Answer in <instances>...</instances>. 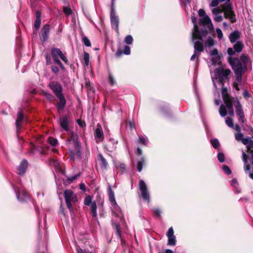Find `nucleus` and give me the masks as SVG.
<instances>
[{"label": "nucleus", "mask_w": 253, "mask_h": 253, "mask_svg": "<svg viewBox=\"0 0 253 253\" xmlns=\"http://www.w3.org/2000/svg\"><path fill=\"white\" fill-rule=\"evenodd\" d=\"M231 70L225 65H221L216 68L213 72H211L213 85L215 88H217L216 83L224 86V83L229 80Z\"/></svg>", "instance_id": "1"}, {"label": "nucleus", "mask_w": 253, "mask_h": 253, "mask_svg": "<svg viewBox=\"0 0 253 253\" xmlns=\"http://www.w3.org/2000/svg\"><path fill=\"white\" fill-rule=\"evenodd\" d=\"M222 87L221 92L223 95V99L224 104H221L220 106L219 113L220 115L224 117L228 114L230 116H233L234 114L233 104L231 99L229 96H226L225 94L227 93V88L221 85Z\"/></svg>", "instance_id": "2"}, {"label": "nucleus", "mask_w": 253, "mask_h": 253, "mask_svg": "<svg viewBox=\"0 0 253 253\" xmlns=\"http://www.w3.org/2000/svg\"><path fill=\"white\" fill-rule=\"evenodd\" d=\"M192 40L194 43V53L191 57L190 60L194 61L196 59L198 60L201 52L204 51V40L200 37L199 34L196 32L193 34Z\"/></svg>", "instance_id": "3"}, {"label": "nucleus", "mask_w": 253, "mask_h": 253, "mask_svg": "<svg viewBox=\"0 0 253 253\" xmlns=\"http://www.w3.org/2000/svg\"><path fill=\"white\" fill-rule=\"evenodd\" d=\"M139 197L148 203L150 202V195L148 186L145 182L143 180H140L138 184Z\"/></svg>", "instance_id": "4"}, {"label": "nucleus", "mask_w": 253, "mask_h": 253, "mask_svg": "<svg viewBox=\"0 0 253 253\" xmlns=\"http://www.w3.org/2000/svg\"><path fill=\"white\" fill-rule=\"evenodd\" d=\"M222 11L224 13V16L225 18L230 20L231 22L233 23L236 21V16L234 11L232 10V7L230 3V0H227L224 4L221 5Z\"/></svg>", "instance_id": "5"}, {"label": "nucleus", "mask_w": 253, "mask_h": 253, "mask_svg": "<svg viewBox=\"0 0 253 253\" xmlns=\"http://www.w3.org/2000/svg\"><path fill=\"white\" fill-rule=\"evenodd\" d=\"M115 0H111L110 20L112 29L118 32L119 19L118 16L116 15L115 11Z\"/></svg>", "instance_id": "6"}, {"label": "nucleus", "mask_w": 253, "mask_h": 253, "mask_svg": "<svg viewBox=\"0 0 253 253\" xmlns=\"http://www.w3.org/2000/svg\"><path fill=\"white\" fill-rule=\"evenodd\" d=\"M64 197L67 206L70 211H72L71 203H76L78 201V198L76 194L70 189L66 190L64 192Z\"/></svg>", "instance_id": "7"}, {"label": "nucleus", "mask_w": 253, "mask_h": 253, "mask_svg": "<svg viewBox=\"0 0 253 253\" xmlns=\"http://www.w3.org/2000/svg\"><path fill=\"white\" fill-rule=\"evenodd\" d=\"M229 62L234 73L244 72L247 68L244 67V66H243L239 58H229Z\"/></svg>", "instance_id": "8"}, {"label": "nucleus", "mask_w": 253, "mask_h": 253, "mask_svg": "<svg viewBox=\"0 0 253 253\" xmlns=\"http://www.w3.org/2000/svg\"><path fill=\"white\" fill-rule=\"evenodd\" d=\"M13 189L16 195L17 199L20 202H27L29 199L28 194L22 187L13 185Z\"/></svg>", "instance_id": "9"}, {"label": "nucleus", "mask_w": 253, "mask_h": 253, "mask_svg": "<svg viewBox=\"0 0 253 253\" xmlns=\"http://www.w3.org/2000/svg\"><path fill=\"white\" fill-rule=\"evenodd\" d=\"M51 55L53 61L59 60V57L66 64L68 63V60L62 51L58 48L52 47L51 49Z\"/></svg>", "instance_id": "10"}, {"label": "nucleus", "mask_w": 253, "mask_h": 253, "mask_svg": "<svg viewBox=\"0 0 253 253\" xmlns=\"http://www.w3.org/2000/svg\"><path fill=\"white\" fill-rule=\"evenodd\" d=\"M48 87L54 92L56 97L63 95L62 86L61 84L55 81H52L48 85Z\"/></svg>", "instance_id": "11"}, {"label": "nucleus", "mask_w": 253, "mask_h": 253, "mask_svg": "<svg viewBox=\"0 0 253 253\" xmlns=\"http://www.w3.org/2000/svg\"><path fill=\"white\" fill-rule=\"evenodd\" d=\"M71 119L69 116L64 115L59 119V124L62 129L66 131H69V125Z\"/></svg>", "instance_id": "12"}, {"label": "nucleus", "mask_w": 253, "mask_h": 253, "mask_svg": "<svg viewBox=\"0 0 253 253\" xmlns=\"http://www.w3.org/2000/svg\"><path fill=\"white\" fill-rule=\"evenodd\" d=\"M243 161H244L245 167V171L246 173L249 174V177L253 180V168L251 169L249 164L248 163V160L249 158L248 155L243 151H242Z\"/></svg>", "instance_id": "13"}, {"label": "nucleus", "mask_w": 253, "mask_h": 253, "mask_svg": "<svg viewBox=\"0 0 253 253\" xmlns=\"http://www.w3.org/2000/svg\"><path fill=\"white\" fill-rule=\"evenodd\" d=\"M74 149L73 150H70V155L71 159L73 160H81L82 159V152L81 151V145L73 146Z\"/></svg>", "instance_id": "14"}, {"label": "nucleus", "mask_w": 253, "mask_h": 253, "mask_svg": "<svg viewBox=\"0 0 253 253\" xmlns=\"http://www.w3.org/2000/svg\"><path fill=\"white\" fill-rule=\"evenodd\" d=\"M110 209L112 214L114 216L120 218L121 220L123 218V213L121 209L117 203L111 205Z\"/></svg>", "instance_id": "15"}, {"label": "nucleus", "mask_w": 253, "mask_h": 253, "mask_svg": "<svg viewBox=\"0 0 253 253\" xmlns=\"http://www.w3.org/2000/svg\"><path fill=\"white\" fill-rule=\"evenodd\" d=\"M167 236L168 238V245L174 246L176 244V237L174 235V231L172 227H170L167 233Z\"/></svg>", "instance_id": "16"}, {"label": "nucleus", "mask_w": 253, "mask_h": 253, "mask_svg": "<svg viewBox=\"0 0 253 253\" xmlns=\"http://www.w3.org/2000/svg\"><path fill=\"white\" fill-rule=\"evenodd\" d=\"M49 31V25L47 24L45 25L42 30L41 35L40 36V40L42 42H44L47 40Z\"/></svg>", "instance_id": "17"}, {"label": "nucleus", "mask_w": 253, "mask_h": 253, "mask_svg": "<svg viewBox=\"0 0 253 253\" xmlns=\"http://www.w3.org/2000/svg\"><path fill=\"white\" fill-rule=\"evenodd\" d=\"M69 134L70 136V138L67 140L69 145L73 144V146H78L80 145L78 141L79 137L77 134L73 131H69Z\"/></svg>", "instance_id": "18"}, {"label": "nucleus", "mask_w": 253, "mask_h": 253, "mask_svg": "<svg viewBox=\"0 0 253 253\" xmlns=\"http://www.w3.org/2000/svg\"><path fill=\"white\" fill-rule=\"evenodd\" d=\"M118 144V140L114 139H109L105 145L106 150L109 152H114L116 150Z\"/></svg>", "instance_id": "19"}, {"label": "nucleus", "mask_w": 253, "mask_h": 253, "mask_svg": "<svg viewBox=\"0 0 253 253\" xmlns=\"http://www.w3.org/2000/svg\"><path fill=\"white\" fill-rule=\"evenodd\" d=\"M200 23L202 25H206L209 30L213 29L211 20L208 15L201 18Z\"/></svg>", "instance_id": "20"}, {"label": "nucleus", "mask_w": 253, "mask_h": 253, "mask_svg": "<svg viewBox=\"0 0 253 253\" xmlns=\"http://www.w3.org/2000/svg\"><path fill=\"white\" fill-rule=\"evenodd\" d=\"M27 166L28 162L27 160L25 159L23 160L17 167V170L18 174L23 175L26 171Z\"/></svg>", "instance_id": "21"}, {"label": "nucleus", "mask_w": 253, "mask_h": 253, "mask_svg": "<svg viewBox=\"0 0 253 253\" xmlns=\"http://www.w3.org/2000/svg\"><path fill=\"white\" fill-rule=\"evenodd\" d=\"M191 20H192V22L193 23L194 26L193 31L192 33V39H193L194 33L196 32L199 34L200 37H202V38H203L204 36L206 35V33H204L203 32H201L200 31H199L198 26L197 25V19L195 16H193L191 18Z\"/></svg>", "instance_id": "22"}, {"label": "nucleus", "mask_w": 253, "mask_h": 253, "mask_svg": "<svg viewBox=\"0 0 253 253\" xmlns=\"http://www.w3.org/2000/svg\"><path fill=\"white\" fill-rule=\"evenodd\" d=\"M240 37V33L238 30H235L231 33L229 39L231 43H234L238 41Z\"/></svg>", "instance_id": "23"}, {"label": "nucleus", "mask_w": 253, "mask_h": 253, "mask_svg": "<svg viewBox=\"0 0 253 253\" xmlns=\"http://www.w3.org/2000/svg\"><path fill=\"white\" fill-rule=\"evenodd\" d=\"M57 97L59 100V101L57 105V108L58 111H60L64 109L66 105V100L63 94L60 95V96H57Z\"/></svg>", "instance_id": "24"}, {"label": "nucleus", "mask_w": 253, "mask_h": 253, "mask_svg": "<svg viewBox=\"0 0 253 253\" xmlns=\"http://www.w3.org/2000/svg\"><path fill=\"white\" fill-rule=\"evenodd\" d=\"M41 23V13L39 11H36V20L34 27L36 30H39Z\"/></svg>", "instance_id": "25"}, {"label": "nucleus", "mask_w": 253, "mask_h": 253, "mask_svg": "<svg viewBox=\"0 0 253 253\" xmlns=\"http://www.w3.org/2000/svg\"><path fill=\"white\" fill-rule=\"evenodd\" d=\"M94 136L97 142L103 139V133L101 128L98 127L95 130Z\"/></svg>", "instance_id": "26"}, {"label": "nucleus", "mask_w": 253, "mask_h": 253, "mask_svg": "<svg viewBox=\"0 0 253 253\" xmlns=\"http://www.w3.org/2000/svg\"><path fill=\"white\" fill-rule=\"evenodd\" d=\"M24 119V115L22 111H19L17 114V118L16 121V126L17 129L21 128L20 123Z\"/></svg>", "instance_id": "27"}, {"label": "nucleus", "mask_w": 253, "mask_h": 253, "mask_svg": "<svg viewBox=\"0 0 253 253\" xmlns=\"http://www.w3.org/2000/svg\"><path fill=\"white\" fill-rule=\"evenodd\" d=\"M244 72H236L234 73L236 77V82L234 83V86L237 88V89H239L238 87V84H241L242 82V75Z\"/></svg>", "instance_id": "28"}, {"label": "nucleus", "mask_w": 253, "mask_h": 253, "mask_svg": "<svg viewBox=\"0 0 253 253\" xmlns=\"http://www.w3.org/2000/svg\"><path fill=\"white\" fill-rule=\"evenodd\" d=\"M108 194L109 196V200L111 205L117 203L115 199L114 192L110 187L108 188Z\"/></svg>", "instance_id": "29"}, {"label": "nucleus", "mask_w": 253, "mask_h": 253, "mask_svg": "<svg viewBox=\"0 0 253 253\" xmlns=\"http://www.w3.org/2000/svg\"><path fill=\"white\" fill-rule=\"evenodd\" d=\"M244 46V44L240 41H237L233 45L234 50L237 52H240Z\"/></svg>", "instance_id": "30"}, {"label": "nucleus", "mask_w": 253, "mask_h": 253, "mask_svg": "<svg viewBox=\"0 0 253 253\" xmlns=\"http://www.w3.org/2000/svg\"><path fill=\"white\" fill-rule=\"evenodd\" d=\"M237 104L235 105L236 108V115L239 117L241 115H244V113L242 110V107L238 100H237Z\"/></svg>", "instance_id": "31"}, {"label": "nucleus", "mask_w": 253, "mask_h": 253, "mask_svg": "<svg viewBox=\"0 0 253 253\" xmlns=\"http://www.w3.org/2000/svg\"><path fill=\"white\" fill-rule=\"evenodd\" d=\"M242 143L249 146L253 147V136L247 137L242 139Z\"/></svg>", "instance_id": "32"}, {"label": "nucleus", "mask_w": 253, "mask_h": 253, "mask_svg": "<svg viewBox=\"0 0 253 253\" xmlns=\"http://www.w3.org/2000/svg\"><path fill=\"white\" fill-rule=\"evenodd\" d=\"M98 157L100 161V165L101 168L102 169H106L108 166L107 162L102 154H99Z\"/></svg>", "instance_id": "33"}, {"label": "nucleus", "mask_w": 253, "mask_h": 253, "mask_svg": "<svg viewBox=\"0 0 253 253\" xmlns=\"http://www.w3.org/2000/svg\"><path fill=\"white\" fill-rule=\"evenodd\" d=\"M239 59L243 66H244V67L247 68V64L250 61L249 57L247 55H245V54H242L240 57V59Z\"/></svg>", "instance_id": "34"}, {"label": "nucleus", "mask_w": 253, "mask_h": 253, "mask_svg": "<svg viewBox=\"0 0 253 253\" xmlns=\"http://www.w3.org/2000/svg\"><path fill=\"white\" fill-rule=\"evenodd\" d=\"M211 61L212 62V64L213 66H216V65H221L220 62V57L219 55L216 56H213L211 57Z\"/></svg>", "instance_id": "35"}, {"label": "nucleus", "mask_w": 253, "mask_h": 253, "mask_svg": "<svg viewBox=\"0 0 253 253\" xmlns=\"http://www.w3.org/2000/svg\"><path fill=\"white\" fill-rule=\"evenodd\" d=\"M90 210L94 217H97V206L95 202H93L90 205Z\"/></svg>", "instance_id": "36"}, {"label": "nucleus", "mask_w": 253, "mask_h": 253, "mask_svg": "<svg viewBox=\"0 0 253 253\" xmlns=\"http://www.w3.org/2000/svg\"><path fill=\"white\" fill-rule=\"evenodd\" d=\"M138 143L146 146L149 142L148 138L146 136H140L138 140Z\"/></svg>", "instance_id": "37"}, {"label": "nucleus", "mask_w": 253, "mask_h": 253, "mask_svg": "<svg viewBox=\"0 0 253 253\" xmlns=\"http://www.w3.org/2000/svg\"><path fill=\"white\" fill-rule=\"evenodd\" d=\"M90 56L88 53L84 52V64L86 67H88L90 64L89 61Z\"/></svg>", "instance_id": "38"}, {"label": "nucleus", "mask_w": 253, "mask_h": 253, "mask_svg": "<svg viewBox=\"0 0 253 253\" xmlns=\"http://www.w3.org/2000/svg\"><path fill=\"white\" fill-rule=\"evenodd\" d=\"M108 82L109 83V84L112 86L116 84V80L113 75L110 71L108 73Z\"/></svg>", "instance_id": "39"}, {"label": "nucleus", "mask_w": 253, "mask_h": 253, "mask_svg": "<svg viewBox=\"0 0 253 253\" xmlns=\"http://www.w3.org/2000/svg\"><path fill=\"white\" fill-rule=\"evenodd\" d=\"M214 44V41L213 38L211 37H209L208 40H207L205 45L208 47H211L213 46Z\"/></svg>", "instance_id": "40"}, {"label": "nucleus", "mask_w": 253, "mask_h": 253, "mask_svg": "<svg viewBox=\"0 0 253 253\" xmlns=\"http://www.w3.org/2000/svg\"><path fill=\"white\" fill-rule=\"evenodd\" d=\"M211 143L213 147L215 149H217L220 146L219 142L216 138L211 139Z\"/></svg>", "instance_id": "41"}, {"label": "nucleus", "mask_w": 253, "mask_h": 253, "mask_svg": "<svg viewBox=\"0 0 253 253\" xmlns=\"http://www.w3.org/2000/svg\"><path fill=\"white\" fill-rule=\"evenodd\" d=\"M133 39L131 35H128L126 36L124 39V42L127 44H131Z\"/></svg>", "instance_id": "42"}, {"label": "nucleus", "mask_w": 253, "mask_h": 253, "mask_svg": "<svg viewBox=\"0 0 253 253\" xmlns=\"http://www.w3.org/2000/svg\"><path fill=\"white\" fill-rule=\"evenodd\" d=\"M144 162V159L143 157L141 158V160L138 161L137 164V170L139 172H141L142 169L143 165Z\"/></svg>", "instance_id": "43"}, {"label": "nucleus", "mask_w": 253, "mask_h": 253, "mask_svg": "<svg viewBox=\"0 0 253 253\" xmlns=\"http://www.w3.org/2000/svg\"><path fill=\"white\" fill-rule=\"evenodd\" d=\"M226 124L230 127H234V123L233 120L230 117H227L225 120Z\"/></svg>", "instance_id": "44"}, {"label": "nucleus", "mask_w": 253, "mask_h": 253, "mask_svg": "<svg viewBox=\"0 0 253 253\" xmlns=\"http://www.w3.org/2000/svg\"><path fill=\"white\" fill-rule=\"evenodd\" d=\"M82 41L84 44L87 47H89L91 46V42L90 40L88 39L87 37L85 36H84L82 38Z\"/></svg>", "instance_id": "45"}, {"label": "nucleus", "mask_w": 253, "mask_h": 253, "mask_svg": "<svg viewBox=\"0 0 253 253\" xmlns=\"http://www.w3.org/2000/svg\"><path fill=\"white\" fill-rule=\"evenodd\" d=\"M92 202V198L90 196H86L84 200V204L86 206H90Z\"/></svg>", "instance_id": "46"}, {"label": "nucleus", "mask_w": 253, "mask_h": 253, "mask_svg": "<svg viewBox=\"0 0 253 253\" xmlns=\"http://www.w3.org/2000/svg\"><path fill=\"white\" fill-rule=\"evenodd\" d=\"M153 215L156 217H159L161 214V211L158 208H153L152 209Z\"/></svg>", "instance_id": "47"}, {"label": "nucleus", "mask_w": 253, "mask_h": 253, "mask_svg": "<svg viewBox=\"0 0 253 253\" xmlns=\"http://www.w3.org/2000/svg\"><path fill=\"white\" fill-rule=\"evenodd\" d=\"M212 13L214 15H218L219 13L222 12V6L218 8H213L211 10Z\"/></svg>", "instance_id": "48"}, {"label": "nucleus", "mask_w": 253, "mask_h": 253, "mask_svg": "<svg viewBox=\"0 0 253 253\" xmlns=\"http://www.w3.org/2000/svg\"><path fill=\"white\" fill-rule=\"evenodd\" d=\"M48 142L49 144L53 146H55L57 144V140L53 137H49L48 138Z\"/></svg>", "instance_id": "49"}, {"label": "nucleus", "mask_w": 253, "mask_h": 253, "mask_svg": "<svg viewBox=\"0 0 253 253\" xmlns=\"http://www.w3.org/2000/svg\"><path fill=\"white\" fill-rule=\"evenodd\" d=\"M222 170L227 175H230L231 173V169L226 165H223L222 166Z\"/></svg>", "instance_id": "50"}, {"label": "nucleus", "mask_w": 253, "mask_h": 253, "mask_svg": "<svg viewBox=\"0 0 253 253\" xmlns=\"http://www.w3.org/2000/svg\"><path fill=\"white\" fill-rule=\"evenodd\" d=\"M63 12H64L66 16H69L71 15L72 13V11L69 7H64Z\"/></svg>", "instance_id": "51"}, {"label": "nucleus", "mask_w": 253, "mask_h": 253, "mask_svg": "<svg viewBox=\"0 0 253 253\" xmlns=\"http://www.w3.org/2000/svg\"><path fill=\"white\" fill-rule=\"evenodd\" d=\"M235 139L237 141H241L242 142V139L244 138H243V133H242L240 132L235 133Z\"/></svg>", "instance_id": "52"}, {"label": "nucleus", "mask_w": 253, "mask_h": 253, "mask_svg": "<svg viewBox=\"0 0 253 253\" xmlns=\"http://www.w3.org/2000/svg\"><path fill=\"white\" fill-rule=\"evenodd\" d=\"M119 225L118 224H116V235L118 236V237L121 239V242H122V243L123 244L124 241L121 239V232L119 230Z\"/></svg>", "instance_id": "53"}, {"label": "nucleus", "mask_w": 253, "mask_h": 253, "mask_svg": "<svg viewBox=\"0 0 253 253\" xmlns=\"http://www.w3.org/2000/svg\"><path fill=\"white\" fill-rule=\"evenodd\" d=\"M123 53L126 55H129L130 54V49L129 46L128 45H125L124 50Z\"/></svg>", "instance_id": "54"}, {"label": "nucleus", "mask_w": 253, "mask_h": 253, "mask_svg": "<svg viewBox=\"0 0 253 253\" xmlns=\"http://www.w3.org/2000/svg\"><path fill=\"white\" fill-rule=\"evenodd\" d=\"M43 94L44 96L47 98L48 99L51 100L53 98V96L50 93L47 92L46 91L43 92Z\"/></svg>", "instance_id": "55"}, {"label": "nucleus", "mask_w": 253, "mask_h": 253, "mask_svg": "<svg viewBox=\"0 0 253 253\" xmlns=\"http://www.w3.org/2000/svg\"><path fill=\"white\" fill-rule=\"evenodd\" d=\"M217 159L220 162H223L224 161V155L223 153H219L217 155Z\"/></svg>", "instance_id": "56"}, {"label": "nucleus", "mask_w": 253, "mask_h": 253, "mask_svg": "<svg viewBox=\"0 0 253 253\" xmlns=\"http://www.w3.org/2000/svg\"><path fill=\"white\" fill-rule=\"evenodd\" d=\"M80 175V173H78V174H75L73 176H69L67 177V179L69 181L72 182V181H74L75 180H76L77 178H78V177H79Z\"/></svg>", "instance_id": "57"}, {"label": "nucleus", "mask_w": 253, "mask_h": 253, "mask_svg": "<svg viewBox=\"0 0 253 253\" xmlns=\"http://www.w3.org/2000/svg\"><path fill=\"white\" fill-rule=\"evenodd\" d=\"M216 33L219 39H221L223 37V34L220 29L217 28L216 29Z\"/></svg>", "instance_id": "58"}, {"label": "nucleus", "mask_w": 253, "mask_h": 253, "mask_svg": "<svg viewBox=\"0 0 253 253\" xmlns=\"http://www.w3.org/2000/svg\"><path fill=\"white\" fill-rule=\"evenodd\" d=\"M214 20L217 22H221L223 20V17L220 15H214V17L213 18Z\"/></svg>", "instance_id": "59"}, {"label": "nucleus", "mask_w": 253, "mask_h": 253, "mask_svg": "<svg viewBox=\"0 0 253 253\" xmlns=\"http://www.w3.org/2000/svg\"><path fill=\"white\" fill-rule=\"evenodd\" d=\"M219 3H220L218 0H212L210 4V6L215 7H216Z\"/></svg>", "instance_id": "60"}, {"label": "nucleus", "mask_w": 253, "mask_h": 253, "mask_svg": "<svg viewBox=\"0 0 253 253\" xmlns=\"http://www.w3.org/2000/svg\"><path fill=\"white\" fill-rule=\"evenodd\" d=\"M198 14L201 18L207 15L205 11L203 9H200L198 11Z\"/></svg>", "instance_id": "61"}, {"label": "nucleus", "mask_w": 253, "mask_h": 253, "mask_svg": "<svg viewBox=\"0 0 253 253\" xmlns=\"http://www.w3.org/2000/svg\"><path fill=\"white\" fill-rule=\"evenodd\" d=\"M45 57L46 64L49 65V64H51V57H50V55L47 53L45 54Z\"/></svg>", "instance_id": "62"}, {"label": "nucleus", "mask_w": 253, "mask_h": 253, "mask_svg": "<svg viewBox=\"0 0 253 253\" xmlns=\"http://www.w3.org/2000/svg\"><path fill=\"white\" fill-rule=\"evenodd\" d=\"M230 183L231 185L234 188H237L238 185L237 180L236 179H233Z\"/></svg>", "instance_id": "63"}, {"label": "nucleus", "mask_w": 253, "mask_h": 253, "mask_svg": "<svg viewBox=\"0 0 253 253\" xmlns=\"http://www.w3.org/2000/svg\"><path fill=\"white\" fill-rule=\"evenodd\" d=\"M211 55L212 57L219 55L217 49L216 48L213 49L211 52Z\"/></svg>", "instance_id": "64"}]
</instances>
